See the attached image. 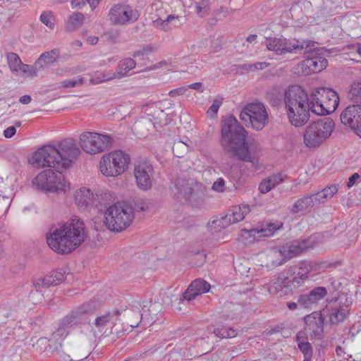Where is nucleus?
Listing matches in <instances>:
<instances>
[{"mask_svg":"<svg viewBox=\"0 0 361 361\" xmlns=\"http://www.w3.org/2000/svg\"><path fill=\"white\" fill-rule=\"evenodd\" d=\"M221 146L226 153L238 159L255 164L261 152L259 142L254 139L246 140V131L233 116L222 121Z\"/></svg>","mask_w":361,"mask_h":361,"instance_id":"obj_2","label":"nucleus"},{"mask_svg":"<svg viewBox=\"0 0 361 361\" xmlns=\"http://www.w3.org/2000/svg\"><path fill=\"white\" fill-rule=\"evenodd\" d=\"M240 118L245 122H249L253 128L259 130L267 125L268 114L262 103L253 102L245 106L240 112Z\"/></svg>","mask_w":361,"mask_h":361,"instance_id":"obj_12","label":"nucleus"},{"mask_svg":"<svg viewBox=\"0 0 361 361\" xmlns=\"http://www.w3.org/2000/svg\"><path fill=\"white\" fill-rule=\"evenodd\" d=\"M327 294L324 287H317L307 294H302L298 296V303L305 308H311L317 305Z\"/></svg>","mask_w":361,"mask_h":361,"instance_id":"obj_23","label":"nucleus"},{"mask_svg":"<svg viewBox=\"0 0 361 361\" xmlns=\"http://www.w3.org/2000/svg\"><path fill=\"white\" fill-rule=\"evenodd\" d=\"M187 87H188V89L191 88V89L197 90L200 92H203V91H204L203 85L202 82H200L192 83L190 85H188Z\"/></svg>","mask_w":361,"mask_h":361,"instance_id":"obj_64","label":"nucleus"},{"mask_svg":"<svg viewBox=\"0 0 361 361\" xmlns=\"http://www.w3.org/2000/svg\"><path fill=\"white\" fill-rule=\"evenodd\" d=\"M149 204L147 202L143 200H138L135 202V208L133 209L137 211H145L148 209Z\"/></svg>","mask_w":361,"mask_h":361,"instance_id":"obj_58","label":"nucleus"},{"mask_svg":"<svg viewBox=\"0 0 361 361\" xmlns=\"http://www.w3.org/2000/svg\"><path fill=\"white\" fill-rule=\"evenodd\" d=\"M187 149L188 146L179 141L173 144V152L176 157H183V154L187 151Z\"/></svg>","mask_w":361,"mask_h":361,"instance_id":"obj_50","label":"nucleus"},{"mask_svg":"<svg viewBox=\"0 0 361 361\" xmlns=\"http://www.w3.org/2000/svg\"><path fill=\"white\" fill-rule=\"evenodd\" d=\"M84 20V15L82 13H75L70 16L66 23V29L68 31H73L81 26Z\"/></svg>","mask_w":361,"mask_h":361,"instance_id":"obj_36","label":"nucleus"},{"mask_svg":"<svg viewBox=\"0 0 361 361\" xmlns=\"http://www.w3.org/2000/svg\"><path fill=\"white\" fill-rule=\"evenodd\" d=\"M96 308L97 307L94 302H88L73 310L62 319L61 326L57 330L58 334L62 331L65 332V328L66 327H72L85 323L87 321V315L92 313Z\"/></svg>","mask_w":361,"mask_h":361,"instance_id":"obj_15","label":"nucleus"},{"mask_svg":"<svg viewBox=\"0 0 361 361\" xmlns=\"http://www.w3.org/2000/svg\"><path fill=\"white\" fill-rule=\"evenodd\" d=\"M195 4L196 12L198 16L202 17L207 14L209 10V0H193Z\"/></svg>","mask_w":361,"mask_h":361,"instance_id":"obj_42","label":"nucleus"},{"mask_svg":"<svg viewBox=\"0 0 361 361\" xmlns=\"http://www.w3.org/2000/svg\"><path fill=\"white\" fill-rule=\"evenodd\" d=\"M312 246V243L310 240H301L293 241L289 245L283 247L281 250L274 249L268 255V257L271 260V265L272 267L281 265L285 259H290Z\"/></svg>","mask_w":361,"mask_h":361,"instance_id":"obj_11","label":"nucleus"},{"mask_svg":"<svg viewBox=\"0 0 361 361\" xmlns=\"http://www.w3.org/2000/svg\"><path fill=\"white\" fill-rule=\"evenodd\" d=\"M328 61L323 56L314 51L307 56L302 62V68H305L303 72L307 74L319 73L326 68Z\"/></svg>","mask_w":361,"mask_h":361,"instance_id":"obj_19","label":"nucleus"},{"mask_svg":"<svg viewBox=\"0 0 361 361\" xmlns=\"http://www.w3.org/2000/svg\"><path fill=\"white\" fill-rule=\"evenodd\" d=\"M40 20L50 29L54 27V18L51 12L44 11L40 16Z\"/></svg>","mask_w":361,"mask_h":361,"instance_id":"obj_46","label":"nucleus"},{"mask_svg":"<svg viewBox=\"0 0 361 361\" xmlns=\"http://www.w3.org/2000/svg\"><path fill=\"white\" fill-rule=\"evenodd\" d=\"M250 212V207L247 205L235 206L233 207L226 214L231 217V224L238 223L243 220L245 216Z\"/></svg>","mask_w":361,"mask_h":361,"instance_id":"obj_34","label":"nucleus"},{"mask_svg":"<svg viewBox=\"0 0 361 361\" xmlns=\"http://www.w3.org/2000/svg\"><path fill=\"white\" fill-rule=\"evenodd\" d=\"M93 194L91 190L86 188L78 190L75 194V201L79 207H87L92 203Z\"/></svg>","mask_w":361,"mask_h":361,"instance_id":"obj_32","label":"nucleus"},{"mask_svg":"<svg viewBox=\"0 0 361 361\" xmlns=\"http://www.w3.org/2000/svg\"><path fill=\"white\" fill-rule=\"evenodd\" d=\"M134 218L133 207L126 203H116L109 207L104 213L105 225L115 232L126 229Z\"/></svg>","mask_w":361,"mask_h":361,"instance_id":"obj_6","label":"nucleus"},{"mask_svg":"<svg viewBox=\"0 0 361 361\" xmlns=\"http://www.w3.org/2000/svg\"><path fill=\"white\" fill-rule=\"evenodd\" d=\"M286 177V175H283L281 173H279L270 176L267 178L269 180V183L271 184L273 188H275L277 185H279V184H281V183H283V180H285Z\"/></svg>","mask_w":361,"mask_h":361,"instance_id":"obj_51","label":"nucleus"},{"mask_svg":"<svg viewBox=\"0 0 361 361\" xmlns=\"http://www.w3.org/2000/svg\"><path fill=\"white\" fill-rule=\"evenodd\" d=\"M338 302H336L331 304L324 310V312H327L326 315L329 317V322L332 324H338L344 320L349 312V306L351 304V302L345 304L348 302V299L345 295L340 296L338 298Z\"/></svg>","mask_w":361,"mask_h":361,"instance_id":"obj_18","label":"nucleus"},{"mask_svg":"<svg viewBox=\"0 0 361 361\" xmlns=\"http://www.w3.org/2000/svg\"><path fill=\"white\" fill-rule=\"evenodd\" d=\"M7 61L8 66L13 72H18L23 65L20 57L13 52H10L7 54Z\"/></svg>","mask_w":361,"mask_h":361,"instance_id":"obj_40","label":"nucleus"},{"mask_svg":"<svg viewBox=\"0 0 361 361\" xmlns=\"http://www.w3.org/2000/svg\"><path fill=\"white\" fill-rule=\"evenodd\" d=\"M161 109L159 103L147 104L145 108V113L149 117V121H153L158 114L157 111H161Z\"/></svg>","mask_w":361,"mask_h":361,"instance_id":"obj_43","label":"nucleus"},{"mask_svg":"<svg viewBox=\"0 0 361 361\" xmlns=\"http://www.w3.org/2000/svg\"><path fill=\"white\" fill-rule=\"evenodd\" d=\"M59 56V51L57 49H52L49 51H46L40 55L38 59L35 61V66L39 69L44 68L47 66L52 64L56 61Z\"/></svg>","mask_w":361,"mask_h":361,"instance_id":"obj_31","label":"nucleus"},{"mask_svg":"<svg viewBox=\"0 0 361 361\" xmlns=\"http://www.w3.org/2000/svg\"><path fill=\"white\" fill-rule=\"evenodd\" d=\"M338 190V185H331L330 186L326 187L322 191V195L325 196L326 200H330L335 194L337 193Z\"/></svg>","mask_w":361,"mask_h":361,"instance_id":"obj_52","label":"nucleus"},{"mask_svg":"<svg viewBox=\"0 0 361 361\" xmlns=\"http://www.w3.org/2000/svg\"><path fill=\"white\" fill-rule=\"evenodd\" d=\"M80 153V149L73 139H66L56 147L44 145L38 149L29 161L36 168L53 167L63 170L69 168Z\"/></svg>","mask_w":361,"mask_h":361,"instance_id":"obj_5","label":"nucleus"},{"mask_svg":"<svg viewBox=\"0 0 361 361\" xmlns=\"http://www.w3.org/2000/svg\"><path fill=\"white\" fill-rule=\"evenodd\" d=\"M158 114L156 116V118L154 119L153 125L159 126H164L168 124V118L167 114H166L164 110L161 109V111H157Z\"/></svg>","mask_w":361,"mask_h":361,"instance_id":"obj_49","label":"nucleus"},{"mask_svg":"<svg viewBox=\"0 0 361 361\" xmlns=\"http://www.w3.org/2000/svg\"><path fill=\"white\" fill-rule=\"evenodd\" d=\"M107 39L115 43L118 37V32H112L109 31L105 34Z\"/></svg>","mask_w":361,"mask_h":361,"instance_id":"obj_63","label":"nucleus"},{"mask_svg":"<svg viewBox=\"0 0 361 361\" xmlns=\"http://www.w3.org/2000/svg\"><path fill=\"white\" fill-rule=\"evenodd\" d=\"M302 332H299L296 336V341L300 350L304 355V359L311 360L312 357L313 350L309 342L301 341L300 338Z\"/></svg>","mask_w":361,"mask_h":361,"instance_id":"obj_38","label":"nucleus"},{"mask_svg":"<svg viewBox=\"0 0 361 361\" xmlns=\"http://www.w3.org/2000/svg\"><path fill=\"white\" fill-rule=\"evenodd\" d=\"M360 178V175L357 173H353L348 179V181L347 183V187L348 188H351L353 187L356 181L357 180V179Z\"/></svg>","mask_w":361,"mask_h":361,"instance_id":"obj_62","label":"nucleus"},{"mask_svg":"<svg viewBox=\"0 0 361 361\" xmlns=\"http://www.w3.org/2000/svg\"><path fill=\"white\" fill-rule=\"evenodd\" d=\"M37 69H39V68L36 67L35 65L33 66L23 63L19 71H21L24 73L27 74L29 76H35Z\"/></svg>","mask_w":361,"mask_h":361,"instance_id":"obj_54","label":"nucleus"},{"mask_svg":"<svg viewBox=\"0 0 361 361\" xmlns=\"http://www.w3.org/2000/svg\"><path fill=\"white\" fill-rule=\"evenodd\" d=\"M273 188L267 178L263 179L259 185V190L262 194L269 192Z\"/></svg>","mask_w":361,"mask_h":361,"instance_id":"obj_55","label":"nucleus"},{"mask_svg":"<svg viewBox=\"0 0 361 361\" xmlns=\"http://www.w3.org/2000/svg\"><path fill=\"white\" fill-rule=\"evenodd\" d=\"M161 109L159 103L147 104L145 108V113L149 117V121H153L158 114L157 111H161Z\"/></svg>","mask_w":361,"mask_h":361,"instance_id":"obj_44","label":"nucleus"},{"mask_svg":"<svg viewBox=\"0 0 361 361\" xmlns=\"http://www.w3.org/2000/svg\"><path fill=\"white\" fill-rule=\"evenodd\" d=\"M231 8L221 6L219 8L214 11V16L209 20V23L211 25H215L217 23V21L223 20L224 18L229 16L231 14Z\"/></svg>","mask_w":361,"mask_h":361,"instance_id":"obj_37","label":"nucleus"},{"mask_svg":"<svg viewBox=\"0 0 361 361\" xmlns=\"http://www.w3.org/2000/svg\"><path fill=\"white\" fill-rule=\"evenodd\" d=\"M322 264L313 262L301 261L298 264L290 266L286 271L288 279H290V285L293 288L302 286L308 279L312 271H319Z\"/></svg>","mask_w":361,"mask_h":361,"instance_id":"obj_13","label":"nucleus"},{"mask_svg":"<svg viewBox=\"0 0 361 361\" xmlns=\"http://www.w3.org/2000/svg\"><path fill=\"white\" fill-rule=\"evenodd\" d=\"M287 117L291 125L302 127L310 120V112L324 116L334 112L339 104L336 91L328 87H317L309 94L299 85L288 87L283 93Z\"/></svg>","mask_w":361,"mask_h":361,"instance_id":"obj_1","label":"nucleus"},{"mask_svg":"<svg viewBox=\"0 0 361 361\" xmlns=\"http://www.w3.org/2000/svg\"><path fill=\"white\" fill-rule=\"evenodd\" d=\"M267 286L270 294H275L281 291L283 288L291 287V285H290V279H288L286 271H283L279 274L276 279L267 284Z\"/></svg>","mask_w":361,"mask_h":361,"instance_id":"obj_27","label":"nucleus"},{"mask_svg":"<svg viewBox=\"0 0 361 361\" xmlns=\"http://www.w3.org/2000/svg\"><path fill=\"white\" fill-rule=\"evenodd\" d=\"M188 90V87L183 86L178 88L172 90L169 92V95L171 97H176L177 96L183 95Z\"/></svg>","mask_w":361,"mask_h":361,"instance_id":"obj_57","label":"nucleus"},{"mask_svg":"<svg viewBox=\"0 0 361 361\" xmlns=\"http://www.w3.org/2000/svg\"><path fill=\"white\" fill-rule=\"evenodd\" d=\"M121 314L120 310L106 312L96 317L94 325L98 331H102L108 325L112 324L111 333L119 336V334L124 331V328L120 326L117 323V321L120 322L121 320L118 318V315Z\"/></svg>","mask_w":361,"mask_h":361,"instance_id":"obj_17","label":"nucleus"},{"mask_svg":"<svg viewBox=\"0 0 361 361\" xmlns=\"http://www.w3.org/2000/svg\"><path fill=\"white\" fill-rule=\"evenodd\" d=\"M283 54L286 52L298 53L303 49H307L309 47V43L307 42H300L295 39L290 40L283 39Z\"/></svg>","mask_w":361,"mask_h":361,"instance_id":"obj_33","label":"nucleus"},{"mask_svg":"<svg viewBox=\"0 0 361 361\" xmlns=\"http://www.w3.org/2000/svg\"><path fill=\"white\" fill-rule=\"evenodd\" d=\"M133 174L137 187L147 191L152 188L154 171L152 164L147 159H139L135 161Z\"/></svg>","mask_w":361,"mask_h":361,"instance_id":"obj_14","label":"nucleus"},{"mask_svg":"<svg viewBox=\"0 0 361 361\" xmlns=\"http://www.w3.org/2000/svg\"><path fill=\"white\" fill-rule=\"evenodd\" d=\"M192 183L182 178H177L170 187L171 192L178 197H183L192 201L196 197V192L192 186Z\"/></svg>","mask_w":361,"mask_h":361,"instance_id":"obj_20","label":"nucleus"},{"mask_svg":"<svg viewBox=\"0 0 361 361\" xmlns=\"http://www.w3.org/2000/svg\"><path fill=\"white\" fill-rule=\"evenodd\" d=\"M283 39L280 38H273L266 42L267 48L270 51H275L279 55L283 54Z\"/></svg>","mask_w":361,"mask_h":361,"instance_id":"obj_39","label":"nucleus"},{"mask_svg":"<svg viewBox=\"0 0 361 361\" xmlns=\"http://www.w3.org/2000/svg\"><path fill=\"white\" fill-rule=\"evenodd\" d=\"M112 137L94 132H85L80 136V145L84 152L95 154L105 151L111 147Z\"/></svg>","mask_w":361,"mask_h":361,"instance_id":"obj_10","label":"nucleus"},{"mask_svg":"<svg viewBox=\"0 0 361 361\" xmlns=\"http://www.w3.org/2000/svg\"><path fill=\"white\" fill-rule=\"evenodd\" d=\"M139 17L137 11L128 4H116L109 14V20L114 25H126L135 22Z\"/></svg>","mask_w":361,"mask_h":361,"instance_id":"obj_16","label":"nucleus"},{"mask_svg":"<svg viewBox=\"0 0 361 361\" xmlns=\"http://www.w3.org/2000/svg\"><path fill=\"white\" fill-rule=\"evenodd\" d=\"M32 186L40 190L50 192H66L69 183L65 180L61 172L58 170H45L39 173L32 180Z\"/></svg>","mask_w":361,"mask_h":361,"instance_id":"obj_9","label":"nucleus"},{"mask_svg":"<svg viewBox=\"0 0 361 361\" xmlns=\"http://www.w3.org/2000/svg\"><path fill=\"white\" fill-rule=\"evenodd\" d=\"M305 330L310 333V336H320L323 332L324 320L322 315L314 317H307L305 319Z\"/></svg>","mask_w":361,"mask_h":361,"instance_id":"obj_29","label":"nucleus"},{"mask_svg":"<svg viewBox=\"0 0 361 361\" xmlns=\"http://www.w3.org/2000/svg\"><path fill=\"white\" fill-rule=\"evenodd\" d=\"M83 221L75 216L66 223L52 227L47 234L49 247L60 255L71 253L86 238Z\"/></svg>","mask_w":361,"mask_h":361,"instance_id":"obj_4","label":"nucleus"},{"mask_svg":"<svg viewBox=\"0 0 361 361\" xmlns=\"http://www.w3.org/2000/svg\"><path fill=\"white\" fill-rule=\"evenodd\" d=\"M86 3L90 4L92 9L97 6V0H73L71 1L73 8H81Z\"/></svg>","mask_w":361,"mask_h":361,"instance_id":"obj_48","label":"nucleus"},{"mask_svg":"<svg viewBox=\"0 0 361 361\" xmlns=\"http://www.w3.org/2000/svg\"><path fill=\"white\" fill-rule=\"evenodd\" d=\"M231 217L226 215L209 221L208 226L212 232H218L231 225Z\"/></svg>","mask_w":361,"mask_h":361,"instance_id":"obj_35","label":"nucleus"},{"mask_svg":"<svg viewBox=\"0 0 361 361\" xmlns=\"http://www.w3.org/2000/svg\"><path fill=\"white\" fill-rule=\"evenodd\" d=\"M348 97L354 102H361V82H355L351 85Z\"/></svg>","mask_w":361,"mask_h":361,"instance_id":"obj_41","label":"nucleus"},{"mask_svg":"<svg viewBox=\"0 0 361 361\" xmlns=\"http://www.w3.org/2000/svg\"><path fill=\"white\" fill-rule=\"evenodd\" d=\"M283 226L282 222L277 221L276 223H267L262 225L260 229H251L250 230L249 234L252 236L255 239L262 237H270L274 235L275 231L279 230Z\"/></svg>","mask_w":361,"mask_h":361,"instance_id":"obj_26","label":"nucleus"},{"mask_svg":"<svg viewBox=\"0 0 361 361\" xmlns=\"http://www.w3.org/2000/svg\"><path fill=\"white\" fill-rule=\"evenodd\" d=\"M136 66V62L131 58H125L118 62L116 72L110 78L104 79L103 81L109 80L114 78H121Z\"/></svg>","mask_w":361,"mask_h":361,"instance_id":"obj_28","label":"nucleus"},{"mask_svg":"<svg viewBox=\"0 0 361 361\" xmlns=\"http://www.w3.org/2000/svg\"><path fill=\"white\" fill-rule=\"evenodd\" d=\"M361 116V105L353 104L348 106L341 114L340 120L345 126L352 129L358 126Z\"/></svg>","mask_w":361,"mask_h":361,"instance_id":"obj_21","label":"nucleus"},{"mask_svg":"<svg viewBox=\"0 0 361 361\" xmlns=\"http://www.w3.org/2000/svg\"><path fill=\"white\" fill-rule=\"evenodd\" d=\"M154 51V47L152 44H146L144 45L141 49L135 51L133 56L135 58L140 57L143 59L145 56L149 54Z\"/></svg>","mask_w":361,"mask_h":361,"instance_id":"obj_47","label":"nucleus"},{"mask_svg":"<svg viewBox=\"0 0 361 361\" xmlns=\"http://www.w3.org/2000/svg\"><path fill=\"white\" fill-rule=\"evenodd\" d=\"M121 315H118V318L123 320L126 325L130 326L132 328L137 327L139 323L141 322L142 314L139 310L138 307L135 309H125L120 311Z\"/></svg>","mask_w":361,"mask_h":361,"instance_id":"obj_25","label":"nucleus"},{"mask_svg":"<svg viewBox=\"0 0 361 361\" xmlns=\"http://www.w3.org/2000/svg\"><path fill=\"white\" fill-rule=\"evenodd\" d=\"M83 221L75 216L66 223L52 227L47 234L49 247L60 255L71 253L86 238Z\"/></svg>","mask_w":361,"mask_h":361,"instance_id":"obj_3","label":"nucleus"},{"mask_svg":"<svg viewBox=\"0 0 361 361\" xmlns=\"http://www.w3.org/2000/svg\"><path fill=\"white\" fill-rule=\"evenodd\" d=\"M210 288V284L206 281L197 279L191 283L188 289L183 293L182 297L184 300L190 301L199 295L207 293Z\"/></svg>","mask_w":361,"mask_h":361,"instance_id":"obj_24","label":"nucleus"},{"mask_svg":"<svg viewBox=\"0 0 361 361\" xmlns=\"http://www.w3.org/2000/svg\"><path fill=\"white\" fill-rule=\"evenodd\" d=\"M65 272L62 270H56L50 272L44 278H39L33 281V286L37 290L47 288L51 286H56L64 280Z\"/></svg>","mask_w":361,"mask_h":361,"instance_id":"obj_22","label":"nucleus"},{"mask_svg":"<svg viewBox=\"0 0 361 361\" xmlns=\"http://www.w3.org/2000/svg\"><path fill=\"white\" fill-rule=\"evenodd\" d=\"M224 184V180L222 178H219L213 183L212 188L214 191L222 192L225 190Z\"/></svg>","mask_w":361,"mask_h":361,"instance_id":"obj_56","label":"nucleus"},{"mask_svg":"<svg viewBox=\"0 0 361 361\" xmlns=\"http://www.w3.org/2000/svg\"><path fill=\"white\" fill-rule=\"evenodd\" d=\"M84 83V78L81 76H78L73 79L65 80L61 82L59 87L69 88L75 87L82 85Z\"/></svg>","mask_w":361,"mask_h":361,"instance_id":"obj_45","label":"nucleus"},{"mask_svg":"<svg viewBox=\"0 0 361 361\" xmlns=\"http://www.w3.org/2000/svg\"><path fill=\"white\" fill-rule=\"evenodd\" d=\"M16 133V129L14 126H9L4 131V135L7 138L12 137Z\"/></svg>","mask_w":361,"mask_h":361,"instance_id":"obj_61","label":"nucleus"},{"mask_svg":"<svg viewBox=\"0 0 361 361\" xmlns=\"http://www.w3.org/2000/svg\"><path fill=\"white\" fill-rule=\"evenodd\" d=\"M130 162L129 154L115 150L103 155L99 162V169L106 176L115 177L123 173Z\"/></svg>","mask_w":361,"mask_h":361,"instance_id":"obj_8","label":"nucleus"},{"mask_svg":"<svg viewBox=\"0 0 361 361\" xmlns=\"http://www.w3.org/2000/svg\"><path fill=\"white\" fill-rule=\"evenodd\" d=\"M314 206V200L311 195H305L298 199L293 204L291 212L296 214L301 212H309Z\"/></svg>","mask_w":361,"mask_h":361,"instance_id":"obj_30","label":"nucleus"},{"mask_svg":"<svg viewBox=\"0 0 361 361\" xmlns=\"http://www.w3.org/2000/svg\"><path fill=\"white\" fill-rule=\"evenodd\" d=\"M336 354L338 356L345 359V360H348V358L350 357H351V355H350L349 354H348L343 348H342L341 346H337L336 348Z\"/></svg>","mask_w":361,"mask_h":361,"instance_id":"obj_60","label":"nucleus"},{"mask_svg":"<svg viewBox=\"0 0 361 361\" xmlns=\"http://www.w3.org/2000/svg\"><path fill=\"white\" fill-rule=\"evenodd\" d=\"M222 103L223 102L221 98L214 99L213 104L207 110V114L212 117L215 116L217 114L218 110L221 106Z\"/></svg>","mask_w":361,"mask_h":361,"instance_id":"obj_53","label":"nucleus"},{"mask_svg":"<svg viewBox=\"0 0 361 361\" xmlns=\"http://www.w3.org/2000/svg\"><path fill=\"white\" fill-rule=\"evenodd\" d=\"M311 196L313 198L314 204L324 203L327 201L325 198V196L322 195V191H319L314 194H311Z\"/></svg>","mask_w":361,"mask_h":361,"instance_id":"obj_59","label":"nucleus"},{"mask_svg":"<svg viewBox=\"0 0 361 361\" xmlns=\"http://www.w3.org/2000/svg\"><path fill=\"white\" fill-rule=\"evenodd\" d=\"M334 122L329 118L319 119L307 126L303 140L308 147L315 148L320 146L332 133Z\"/></svg>","mask_w":361,"mask_h":361,"instance_id":"obj_7","label":"nucleus"}]
</instances>
